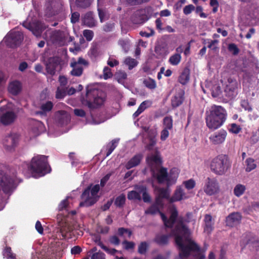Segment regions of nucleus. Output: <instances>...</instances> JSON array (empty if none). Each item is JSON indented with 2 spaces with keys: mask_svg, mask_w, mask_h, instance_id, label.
Here are the masks:
<instances>
[{
  "mask_svg": "<svg viewBox=\"0 0 259 259\" xmlns=\"http://www.w3.org/2000/svg\"><path fill=\"white\" fill-rule=\"evenodd\" d=\"M212 171L218 175L224 174L229 167V163L225 155H221L213 158L210 165Z\"/></svg>",
  "mask_w": 259,
  "mask_h": 259,
  "instance_id": "obj_7",
  "label": "nucleus"
},
{
  "mask_svg": "<svg viewBox=\"0 0 259 259\" xmlns=\"http://www.w3.org/2000/svg\"><path fill=\"white\" fill-rule=\"evenodd\" d=\"M83 34L88 41H91L94 36V33L91 30H84L83 32Z\"/></svg>",
  "mask_w": 259,
  "mask_h": 259,
  "instance_id": "obj_54",
  "label": "nucleus"
},
{
  "mask_svg": "<svg viewBox=\"0 0 259 259\" xmlns=\"http://www.w3.org/2000/svg\"><path fill=\"white\" fill-rule=\"evenodd\" d=\"M163 128L170 130L172 128L173 120L171 116H166L163 119Z\"/></svg>",
  "mask_w": 259,
  "mask_h": 259,
  "instance_id": "obj_36",
  "label": "nucleus"
},
{
  "mask_svg": "<svg viewBox=\"0 0 259 259\" xmlns=\"http://www.w3.org/2000/svg\"><path fill=\"white\" fill-rule=\"evenodd\" d=\"M82 23L89 27H93L95 26V21L91 12L86 13L82 18Z\"/></svg>",
  "mask_w": 259,
  "mask_h": 259,
  "instance_id": "obj_27",
  "label": "nucleus"
},
{
  "mask_svg": "<svg viewBox=\"0 0 259 259\" xmlns=\"http://www.w3.org/2000/svg\"><path fill=\"white\" fill-rule=\"evenodd\" d=\"M125 201V196L123 194H122L118 196L115 200V204L116 206L121 207L123 206Z\"/></svg>",
  "mask_w": 259,
  "mask_h": 259,
  "instance_id": "obj_42",
  "label": "nucleus"
},
{
  "mask_svg": "<svg viewBox=\"0 0 259 259\" xmlns=\"http://www.w3.org/2000/svg\"><path fill=\"white\" fill-rule=\"evenodd\" d=\"M51 39L54 44L59 46H63L67 42L72 41L73 37L62 31H55L52 32Z\"/></svg>",
  "mask_w": 259,
  "mask_h": 259,
  "instance_id": "obj_11",
  "label": "nucleus"
},
{
  "mask_svg": "<svg viewBox=\"0 0 259 259\" xmlns=\"http://www.w3.org/2000/svg\"><path fill=\"white\" fill-rule=\"evenodd\" d=\"M241 106L245 110L251 112L252 109L248 101L245 100H242L241 102Z\"/></svg>",
  "mask_w": 259,
  "mask_h": 259,
  "instance_id": "obj_53",
  "label": "nucleus"
},
{
  "mask_svg": "<svg viewBox=\"0 0 259 259\" xmlns=\"http://www.w3.org/2000/svg\"><path fill=\"white\" fill-rule=\"evenodd\" d=\"M98 11L100 21L101 22H103L108 18L109 15L105 11L100 9H98Z\"/></svg>",
  "mask_w": 259,
  "mask_h": 259,
  "instance_id": "obj_49",
  "label": "nucleus"
},
{
  "mask_svg": "<svg viewBox=\"0 0 259 259\" xmlns=\"http://www.w3.org/2000/svg\"><path fill=\"white\" fill-rule=\"evenodd\" d=\"M112 73L111 69L108 67H105L103 69V77L105 79L111 77Z\"/></svg>",
  "mask_w": 259,
  "mask_h": 259,
  "instance_id": "obj_55",
  "label": "nucleus"
},
{
  "mask_svg": "<svg viewBox=\"0 0 259 259\" xmlns=\"http://www.w3.org/2000/svg\"><path fill=\"white\" fill-rule=\"evenodd\" d=\"M226 96L230 98L235 97L238 93V83L236 80L232 78L228 79V83L225 89Z\"/></svg>",
  "mask_w": 259,
  "mask_h": 259,
  "instance_id": "obj_13",
  "label": "nucleus"
},
{
  "mask_svg": "<svg viewBox=\"0 0 259 259\" xmlns=\"http://www.w3.org/2000/svg\"><path fill=\"white\" fill-rule=\"evenodd\" d=\"M60 63V60L58 57H51L46 61L45 66L46 70L47 73L51 75H53L55 73L56 67Z\"/></svg>",
  "mask_w": 259,
  "mask_h": 259,
  "instance_id": "obj_15",
  "label": "nucleus"
},
{
  "mask_svg": "<svg viewBox=\"0 0 259 259\" xmlns=\"http://www.w3.org/2000/svg\"><path fill=\"white\" fill-rule=\"evenodd\" d=\"M163 206V202L161 199L156 198L155 203L146 209L145 213L151 215L159 213L166 227H171L176 223L175 228L172 231L171 234L175 237L176 244L180 250L179 255L181 258L185 259L191 253L198 254L200 248L190 238V231L185 224L189 222L188 218H189L191 214H187V219L181 217L178 218V212L176 208L172 206L169 208L170 215L167 220L165 215L159 211Z\"/></svg>",
  "mask_w": 259,
  "mask_h": 259,
  "instance_id": "obj_1",
  "label": "nucleus"
},
{
  "mask_svg": "<svg viewBox=\"0 0 259 259\" xmlns=\"http://www.w3.org/2000/svg\"><path fill=\"white\" fill-rule=\"evenodd\" d=\"M213 223L212 222L205 223V226L204 228V232L207 234H209L213 228Z\"/></svg>",
  "mask_w": 259,
  "mask_h": 259,
  "instance_id": "obj_60",
  "label": "nucleus"
},
{
  "mask_svg": "<svg viewBox=\"0 0 259 259\" xmlns=\"http://www.w3.org/2000/svg\"><path fill=\"white\" fill-rule=\"evenodd\" d=\"M118 44L122 47V49L127 52L130 49V42L127 39H120Z\"/></svg>",
  "mask_w": 259,
  "mask_h": 259,
  "instance_id": "obj_46",
  "label": "nucleus"
},
{
  "mask_svg": "<svg viewBox=\"0 0 259 259\" xmlns=\"http://www.w3.org/2000/svg\"><path fill=\"white\" fill-rule=\"evenodd\" d=\"M184 92L182 90L178 92L171 99V105L176 108L179 106L183 101Z\"/></svg>",
  "mask_w": 259,
  "mask_h": 259,
  "instance_id": "obj_23",
  "label": "nucleus"
},
{
  "mask_svg": "<svg viewBox=\"0 0 259 259\" xmlns=\"http://www.w3.org/2000/svg\"><path fill=\"white\" fill-rule=\"evenodd\" d=\"M3 255L8 259H15V255L11 252L10 247H6L4 251Z\"/></svg>",
  "mask_w": 259,
  "mask_h": 259,
  "instance_id": "obj_47",
  "label": "nucleus"
},
{
  "mask_svg": "<svg viewBox=\"0 0 259 259\" xmlns=\"http://www.w3.org/2000/svg\"><path fill=\"white\" fill-rule=\"evenodd\" d=\"M56 116L62 124L67 123L70 119V117L68 114L64 111H59L57 113Z\"/></svg>",
  "mask_w": 259,
  "mask_h": 259,
  "instance_id": "obj_32",
  "label": "nucleus"
},
{
  "mask_svg": "<svg viewBox=\"0 0 259 259\" xmlns=\"http://www.w3.org/2000/svg\"><path fill=\"white\" fill-rule=\"evenodd\" d=\"M124 64L127 65L129 69H132L138 64V62L134 58L127 57L124 61Z\"/></svg>",
  "mask_w": 259,
  "mask_h": 259,
  "instance_id": "obj_38",
  "label": "nucleus"
},
{
  "mask_svg": "<svg viewBox=\"0 0 259 259\" xmlns=\"http://www.w3.org/2000/svg\"><path fill=\"white\" fill-rule=\"evenodd\" d=\"M100 190L99 185L94 186L91 189L88 187L83 192L81 195L82 201L79 203V206L88 207L95 203L98 199V193Z\"/></svg>",
  "mask_w": 259,
  "mask_h": 259,
  "instance_id": "obj_6",
  "label": "nucleus"
},
{
  "mask_svg": "<svg viewBox=\"0 0 259 259\" xmlns=\"http://www.w3.org/2000/svg\"><path fill=\"white\" fill-rule=\"evenodd\" d=\"M16 118V114L12 111H7L0 116V121L4 125L13 123Z\"/></svg>",
  "mask_w": 259,
  "mask_h": 259,
  "instance_id": "obj_17",
  "label": "nucleus"
},
{
  "mask_svg": "<svg viewBox=\"0 0 259 259\" xmlns=\"http://www.w3.org/2000/svg\"><path fill=\"white\" fill-rule=\"evenodd\" d=\"M241 128L239 125L235 124L232 123L231 124V127L230 128V131L234 134H238L241 131Z\"/></svg>",
  "mask_w": 259,
  "mask_h": 259,
  "instance_id": "obj_58",
  "label": "nucleus"
},
{
  "mask_svg": "<svg viewBox=\"0 0 259 259\" xmlns=\"http://www.w3.org/2000/svg\"><path fill=\"white\" fill-rule=\"evenodd\" d=\"M246 167L245 170L247 172L251 171L256 167V164L254 159L252 158H248L245 160Z\"/></svg>",
  "mask_w": 259,
  "mask_h": 259,
  "instance_id": "obj_34",
  "label": "nucleus"
},
{
  "mask_svg": "<svg viewBox=\"0 0 259 259\" xmlns=\"http://www.w3.org/2000/svg\"><path fill=\"white\" fill-rule=\"evenodd\" d=\"M210 5L213 8V13H216L218 11V7L219 6L218 0H210Z\"/></svg>",
  "mask_w": 259,
  "mask_h": 259,
  "instance_id": "obj_62",
  "label": "nucleus"
},
{
  "mask_svg": "<svg viewBox=\"0 0 259 259\" xmlns=\"http://www.w3.org/2000/svg\"><path fill=\"white\" fill-rule=\"evenodd\" d=\"M169 130L163 128L160 133V139L165 141L169 136Z\"/></svg>",
  "mask_w": 259,
  "mask_h": 259,
  "instance_id": "obj_64",
  "label": "nucleus"
},
{
  "mask_svg": "<svg viewBox=\"0 0 259 259\" xmlns=\"http://www.w3.org/2000/svg\"><path fill=\"white\" fill-rule=\"evenodd\" d=\"M219 40L217 39H214L213 40H211L210 41H208V45L207 46L208 48H210L213 50H215L218 48V45L219 44Z\"/></svg>",
  "mask_w": 259,
  "mask_h": 259,
  "instance_id": "obj_61",
  "label": "nucleus"
},
{
  "mask_svg": "<svg viewBox=\"0 0 259 259\" xmlns=\"http://www.w3.org/2000/svg\"><path fill=\"white\" fill-rule=\"evenodd\" d=\"M185 188L188 190L193 189L195 186V182L193 179H190L183 182Z\"/></svg>",
  "mask_w": 259,
  "mask_h": 259,
  "instance_id": "obj_50",
  "label": "nucleus"
},
{
  "mask_svg": "<svg viewBox=\"0 0 259 259\" xmlns=\"http://www.w3.org/2000/svg\"><path fill=\"white\" fill-rule=\"evenodd\" d=\"M66 95L64 88L58 87L56 93V98L58 99L64 98Z\"/></svg>",
  "mask_w": 259,
  "mask_h": 259,
  "instance_id": "obj_44",
  "label": "nucleus"
},
{
  "mask_svg": "<svg viewBox=\"0 0 259 259\" xmlns=\"http://www.w3.org/2000/svg\"><path fill=\"white\" fill-rule=\"evenodd\" d=\"M119 142V139L113 140L110 143L107 144L106 146V157L109 156L113 150L117 147V144Z\"/></svg>",
  "mask_w": 259,
  "mask_h": 259,
  "instance_id": "obj_33",
  "label": "nucleus"
},
{
  "mask_svg": "<svg viewBox=\"0 0 259 259\" xmlns=\"http://www.w3.org/2000/svg\"><path fill=\"white\" fill-rule=\"evenodd\" d=\"M155 52L157 55L160 57L165 56L168 53L165 49L160 46L155 47Z\"/></svg>",
  "mask_w": 259,
  "mask_h": 259,
  "instance_id": "obj_43",
  "label": "nucleus"
},
{
  "mask_svg": "<svg viewBox=\"0 0 259 259\" xmlns=\"http://www.w3.org/2000/svg\"><path fill=\"white\" fill-rule=\"evenodd\" d=\"M70 198L69 197H67L65 199L62 200L58 206V209L59 211L67 210L69 206L68 199Z\"/></svg>",
  "mask_w": 259,
  "mask_h": 259,
  "instance_id": "obj_45",
  "label": "nucleus"
},
{
  "mask_svg": "<svg viewBox=\"0 0 259 259\" xmlns=\"http://www.w3.org/2000/svg\"><path fill=\"white\" fill-rule=\"evenodd\" d=\"M158 192V196L157 198L161 199L162 201L163 198H169L170 192L168 189L159 188Z\"/></svg>",
  "mask_w": 259,
  "mask_h": 259,
  "instance_id": "obj_39",
  "label": "nucleus"
},
{
  "mask_svg": "<svg viewBox=\"0 0 259 259\" xmlns=\"http://www.w3.org/2000/svg\"><path fill=\"white\" fill-rule=\"evenodd\" d=\"M148 247V244L146 242H141L138 247V252L140 254L146 253Z\"/></svg>",
  "mask_w": 259,
  "mask_h": 259,
  "instance_id": "obj_51",
  "label": "nucleus"
},
{
  "mask_svg": "<svg viewBox=\"0 0 259 259\" xmlns=\"http://www.w3.org/2000/svg\"><path fill=\"white\" fill-rule=\"evenodd\" d=\"M23 26L31 31L36 37L40 36L42 31L45 29V26L38 21L29 22L28 19L23 23Z\"/></svg>",
  "mask_w": 259,
  "mask_h": 259,
  "instance_id": "obj_10",
  "label": "nucleus"
},
{
  "mask_svg": "<svg viewBox=\"0 0 259 259\" xmlns=\"http://www.w3.org/2000/svg\"><path fill=\"white\" fill-rule=\"evenodd\" d=\"M246 190V187L242 184H237L234 189V193L237 197H240L245 192Z\"/></svg>",
  "mask_w": 259,
  "mask_h": 259,
  "instance_id": "obj_37",
  "label": "nucleus"
},
{
  "mask_svg": "<svg viewBox=\"0 0 259 259\" xmlns=\"http://www.w3.org/2000/svg\"><path fill=\"white\" fill-rule=\"evenodd\" d=\"M154 241L160 245H166L168 241V236L166 235L158 234L156 236Z\"/></svg>",
  "mask_w": 259,
  "mask_h": 259,
  "instance_id": "obj_30",
  "label": "nucleus"
},
{
  "mask_svg": "<svg viewBox=\"0 0 259 259\" xmlns=\"http://www.w3.org/2000/svg\"><path fill=\"white\" fill-rule=\"evenodd\" d=\"M19 137L18 135L13 134L7 136L3 141L4 145L10 150L15 147L18 142Z\"/></svg>",
  "mask_w": 259,
  "mask_h": 259,
  "instance_id": "obj_16",
  "label": "nucleus"
},
{
  "mask_svg": "<svg viewBox=\"0 0 259 259\" xmlns=\"http://www.w3.org/2000/svg\"><path fill=\"white\" fill-rule=\"evenodd\" d=\"M195 10V7L193 5H188L186 6L183 9V13L184 14L188 15L190 14L193 11Z\"/></svg>",
  "mask_w": 259,
  "mask_h": 259,
  "instance_id": "obj_56",
  "label": "nucleus"
},
{
  "mask_svg": "<svg viewBox=\"0 0 259 259\" xmlns=\"http://www.w3.org/2000/svg\"><path fill=\"white\" fill-rule=\"evenodd\" d=\"M227 132L224 130L214 133L209 137L210 142L213 145H220L223 143L226 138Z\"/></svg>",
  "mask_w": 259,
  "mask_h": 259,
  "instance_id": "obj_14",
  "label": "nucleus"
},
{
  "mask_svg": "<svg viewBox=\"0 0 259 259\" xmlns=\"http://www.w3.org/2000/svg\"><path fill=\"white\" fill-rule=\"evenodd\" d=\"M76 6L80 8H87L90 6L92 0H76Z\"/></svg>",
  "mask_w": 259,
  "mask_h": 259,
  "instance_id": "obj_40",
  "label": "nucleus"
},
{
  "mask_svg": "<svg viewBox=\"0 0 259 259\" xmlns=\"http://www.w3.org/2000/svg\"><path fill=\"white\" fill-rule=\"evenodd\" d=\"M86 100L84 104L89 108H95L102 105L105 101L102 93L96 89H87Z\"/></svg>",
  "mask_w": 259,
  "mask_h": 259,
  "instance_id": "obj_5",
  "label": "nucleus"
},
{
  "mask_svg": "<svg viewBox=\"0 0 259 259\" xmlns=\"http://www.w3.org/2000/svg\"><path fill=\"white\" fill-rule=\"evenodd\" d=\"M141 195L142 194L143 200L145 202H149L150 201L151 198L149 194L146 192V188L143 186L141 188Z\"/></svg>",
  "mask_w": 259,
  "mask_h": 259,
  "instance_id": "obj_48",
  "label": "nucleus"
},
{
  "mask_svg": "<svg viewBox=\"0 0 259 259\" xmlns=\"http://www.w3.org/2000/svg\"><path fill=\"white\" fill-rule=\"evenodd\" d=\"M143 83L147 88L151 90L154 89L156 87L155 81L150 78L145 79L144 80Z\"/></svg>",
  "mask_w": 259,
  "mask_h": 259,
  "instance_id": "obj_41",
  "label": "nucleus"
},
{
  "mask_svg": "<svg viewBox=\"0 0 259 259\" xmlns=\"http://www.w3.org/2000/svg\"><path fill=\"white\" fill-rule=\"evenodd\" d=\"M143 186H136L135 188V190L128 192L127 194V198L131 200H140L141 199V192L140 189Z\"/></svg>",
  "mask_w": 259,
  "mask_h": 259,
  "instance_id": "obj_24",
  "label": "nucleus"
},
{
  "mask_svg": "<svg viewBox=\"0 0 259 259\" xmlns=\"http://www.w3.org/2000/svg\"><path fill=\"white\" fill-rule=\"evenodd\" d=\"M24 166H27L28 170L31 172L33 177L37 178L44 176L51 171L49 165L47 157L45 155H38L33 157L31 163H24Z\"/></svg>",
  "mask_w": 259,
  "mask_h": 259,
  "instance_id": "obj_3",
  "label": "nucleus"
},
{
  "mask_svg": "<svg viewBox=\"0 0 259 259\" xmlns=\"http://www.w3.org/2000/svg\"><path fill=\"white\" fill-rule=\"evenodd\" d=\"M88 64V62L81 57L78 58L77 60L72 59L70 63V66L72 68L71 74L75 76H81L83 70L82 66H87Z\"/></svg>",
  "mask_w": 259,
  "mask_h": 259,
  "instance_id": "obj_9",
  "label": "nucleus"
},
{
  "mask_svg": "<svg viewBox=\"0 0 259 259\" xmlns=\"http://www.w3.org/2000/svg\"><path fill=\"white\" fill-rule=\"evenodd\" d=\"M23 39L22 33L16 29L11 30L4 38V41L7 46L14 48L19 46Z\"/></svg>",
  "mask_w": 259,
  "mask_h": 259,
  "instance_id": "obj_8",
  "label": "nucleus"
},
{
  "mask_svg": "<svg viewBox=\"0 0 259 259\" xmlns=\"http://www.w3.org/2000/svg\"><path fill=\"white\" fill-rule=\"evenodd\" d=\"M188 197V196L186 195V193L184 192V189L181 187H179L176 190L174 196L169 198V201L171 202H173L180 201Z\"/></svg>",
  "mask_w": 259,
  "mask_h": 259,
  "instance_id": "obj_20",
  "label": "nucleus"
},
{
  "mask_svg": "<svg viewBox=\"0 0 259 259\" xmlns=\"http://www.w3.org/2000/svg\"><path fill=\"white\" fill-rule=\"evenodd\" d=\"M242 217L239 212H233L226 218V225L228 226L234 227L239 224Z\"/></svg>",
  "mask_w": 259,
  "mask_h": 259,
  "instance_id": "obj_18",
  "label": "nucleus"
},
{
  "mask_svg": "<svg viewBox=\"0 0 259 259\" xmlns=\"http://www.w3.org/2000/svg\"><path fill=\"white\" fill-rule=\"evenodd\" d=\"M227 116V113L224 107L213 105L206 111V125L209 129L215 130L224 124Z\"/></svg>",
  "mask_w": 259,
  "mask_h": 259,
  "instance_id": "obj_2",
  "label": "nucleus"
},
{
  "mask_svg": "<svg viewBox=\"0 0 259 259\" xmlns=\"http://www.w3.org/2000/svg\"><path fill=\"white\" fill-rule=\"evenodd\" d=\"M176 53L171 55L169 59L168 62L173 66L178 65L181 61V53L183 52V48L182 46H179L176 49Z\"/></svg>",
  "mask_w": 259,
  "mask_h": 259,
  "instance_id": "obj_19",
  "label": "nucleus"
},
{
  "mask_svg": "<svg viewBox=\"0 0 259 259\" xmlns=\"http://www.w3.org/2000/svg\"><path fill=\"white\" fill-rule=\"evenodd\" d=\"M228 50L234 55H237L239 53V49L237 46L234 44H230L228 46Z\"/></svg>",
  "mask_w": 259,
  "mask_h": 259,
  "instance_id": "obj_59",
  "label": "nucleus"
},
{
  "mask_svg": "<svg viewBox=\"0 0 259 259\" xmlns=\"http://www.w3.org/2000/svg\"><path fill=\"white\" fill-rule=\"evenodd\" d=\"M190 72L188 69H185L179 78V82L182 84H186L189 80Z\"/></svg>",
  "mask_w": 259,
  "mask_h": 259,
  "instance_id": "obj_31",
  "label": "nucleus"
},
{
  "mask_svg": "<svg viewBox=\"0 0 259 259\" xmlns=\"http://www.w3.org/2000/svg\"><path fill=\"white\" fill-rule=\"evenodd\" d=\"M143 156L141 154H138L135 155L131 158L126 164L125 167L126 169H129L135 166H137L140 163Z\"/></svg>",
  "mask_w": 259,
  "mask_h": 259,
  "instance_id": "obj_25",
  "label": "nucleus"
},
{
  "mask_svg": "<svg viewBox=\"0 0 259 259\" xmlns=\"http://www.w3.org/2000/svg\"><path fill=\"white\" fill-rule=\"evenodd\" d=\"M45 131V126L40 121L35 120L32 123V131L35 136H38Z\"/></svg>",
  "mask_w": 259,
  "mask_h": 259,
  "instance_id": "obj_22",
  "label": "nucleus"
},
{
  "mask_svg": "<svg viewBox=\"0 0 259 259\" xmlns=\"http://www.w3.org/2000/svg\"><path fill=\"white\" fill-rule=\"evenodd\" d=\"M21 88V83L18 81L15 80L9 83L8 91L11 94L17 95L20 92Z\"/></svg>",
  "mask_w": 259,
  "mask_h": 259,
  "instance_id": "obj_21",
  "label": "nucleus"
},
{
  "mask_svg": "<svg viewBox=\"0 0 259 259\" xmlns=\"http://www.w3.org/2000/svg\"><path fill=\"white\" fill-rule=\"evenodd\" d=\"M219 190L217 180L214 178H207L204 187L205 193L208 195H212L219 192Z\"/></svg>",
  "mask_w": 259,
  "mask_h": 259,
  "instance_id": "obj_12",
  "label": "nucleus"
},
{
  "mask_svg": "<svg viewBox=\"0 0 259 259\" xmlns=\"http://www.w3.org/2000/svg\"><path fill=\"white\" fill-rule=\"evenodd\" d=\"M95 242L97 243L98 245L101 247L102 249H103L106 252L114 254L115 252L117 251L116 249H109L107 246H105L103 243L101 241L100 237H97L95 239Z\"/></svg>",
  "mask_w": 259,
  "mask_h": 259,
  "instance_id": "obj_35",
  "label": "nucleus"
},
{
  "mask_svg": "<svg viewBox=\"0 0 259 259\" xmlns=\"http://www.w3.org/2000/svg\"><path fill=\"white\" fill-rule=\"evenodd\" d=\"M73 230V228L68 224H66L64 226H63L61 229V232L62 235H66V234L69 232H71Z\"/></svg>",
  "mask_w": 259,
  "mask_h": 259,
  "instance_id": "obj_52",
  "label": "nucleus"
},
{
  "mask_svg": "<svg viewBox=\"0 0 259 259\" xmlns=\"http://www.w3.org/2000/svg\"><path fill=\"white\" fill-rule=\"evenodd\" d=\"M147 160L149 164L152 165L153 164H159L160 163V157L159 152L156 150L155 154H152L149 155Z\"/></svg>",
  "mask_w": 259,
  "mask_h": 259,
  "instance_id": "obj_28",
  "label": "nucleus"
},
{
  "mask_svg": "<svg viewBox=\"0 0 259 259\" xmlns=\"http://www.w3.org/2000/svg\"><path fill=\"white\" fill-rule=\"evenodd\" d=\"M179 174V170L176 167L172 168L168 174L167 172V169L165 168L160 167L155 170L152 168L153 178L159 183H166L167 186H169L176 182Z\"/></svg>",
  "mask_w": 259,
  "mask_h": 259,
  "instance_id": "obj_4",
  "label": "nucleus"
},
{
  "mask_svg": "<svg viewBox=\"0 0 259 259\" xmlns=\"http://www.w3.org/2000/svg\"><path fill=\"white\" fill-rule=\"evenodd\" d=\"M53 107V104L51 101H47L41 105V111L37 112L38 114L44 115L47 112L50 111Z\"/></svg>",
  "mask_w": 259,
  "mask_h": 259,
  "instance_id": "obj_29",
  "label": "nucleus"
},
{
  "mask_svg": "<svg viewBox=\"0 0 259 259\" xmlns=\"http://www.w3.org/2000/svg\"><path fill=\"white\" fill-rule=\"evenodd\" d=\"M152 105V102L150 100L143 101L139 106L137 110L133 114V116L134 118L137 117L146 109L150 107Z\"/></svg>",
  "mask_w": 259,
  "mask_h": 259,
  "instance_id": "obj_26",
  "label": "nucleus"
},
{
  "mask_svg": "<svg viewBox=\"0 0 259 259\" xmlns=\"http://www.w3.org/2000/svg\"><path fill=\"white\" fill-rule=\"evenodd\" d=\"M91 259H105V254L100 251L93 253Z\"/></svg>",
  "mask_w": 259,
  "mask_h": 259,
  "instance_id": "obj_57",
  "label": "nucleus"
},
{
  "mask_svg": "<svg viewBox=\"0 0 259 259\" xmlns=\"http://www.w3.org/2000/svg\"><path fill=\"white\" fill-rule=\"evenodd\" d=\"M195 10L196 13L199 14L200 17L206 18L207 17V14L202 12L203 8L201 6H197Z\"/></svg>",
  "mask_w": 259,
  "mask_h": 259,
  "instance_id": "obj_63",
  "label": "nucleus"
}]
</instances>
